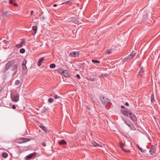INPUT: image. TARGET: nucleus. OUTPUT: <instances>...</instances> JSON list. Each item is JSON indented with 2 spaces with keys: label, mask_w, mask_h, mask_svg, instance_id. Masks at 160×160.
I'll use <instances>...</instances> for the list:
<instances>
[{
  "label": "nucleus",
  "mask_w": 160,
  "mask_h": 160,
  "mask_svg": "<svg viewBox=\"0 0 160 160\" xmlns=\"http://www.w3.org/2000/svg\"><path fill=\"white\" fill-rule=\"evenodd\" d=\"M122 150L125 152H130L129 150H127L124 148L122 149Z\"/></svg>",
  "instance_id": "nucleus-37"
},
{
  "label": "nucleus",
  "mask_w": 160,
  "mask_h": 160,
  "mask_svg": "<svg viewBox=\"0 0 160 160\" xmlns=\"http://www.w3.org/2000/svg\"><path fill=\"white\" fill-rule=\"evenodd\" d=\"M92 62L94 63H100V62L99 61L97 60H92Z\"/></svg>",
  "instance_id": "nucleus-34"
},
{
  "label": "nucleus",
  "mask_w": 160,
  "mask_h": 160,
  "mask_svg": "<svg viewBox=\"0 0 160 160\" xmlns=\"http://www.w3.org/2000/svg\"><path fill=\"white\" fill-rule=\"evenodd\" d=\"M53 101V99L52 98H49L48 100V102L49 103H52Z\"/></svg>",
  "instance_id": "nucleus-32"
},
{
  "label": "nucleus",
  "mask_w": 160,
  "mask_h": 160,
  "mask_svg": "<svg viewBox=\"0 0 160 160\" xmlns=\"http://www.w3.org/2000/svg\"><path fill=\"white\" fill-rule=\"evenodd\" d=\"M53 6L54 7H56L57 6V4H54L53 5Z\"/></svg>",
  "instance_id": "nucleus-52"
},
{
  "label": "nucleus",
  "mask_w": 160,
  "mask_h": 160,
  "mask_svg": "<svg viewBox=\"0 0 160 160\" xmlns=\"http://www.w3.org/2000/svg\"><path fill=\"white\" fill-rule=\"evenodd\" d=\"M155 151L154 146L153 145L151 146V148L149 150V152L151 154L153 155V153Z\"/></svg>",
  "instance_id": "nucleus-14"
},
{
  "label": "nucleus",
  "mask_w": 160,
  "mask_h": 160,
  "mask_svg": "<svg viewBox=\"0 0 160 160\" xmlns=\"http://www.w3.org/2000/svg\"><path fill=\"white\" fill-rule=\"evenodd\" d=\"M33 13V11H32L31 12V14L32 15Z\"/></svg>",
  "instance_id": "nucleus-51"
},
{
  "label": "nucleus",
  "mask_w": 160,
  "mask_h": 160,
  "mask_svg": "<svg viewBox=\"0 0 160 160\" xmlns=\"http://www.w3.org/2000/svg\"><path fill=\"white\" fill-rule=\"evenodd\" d=\"M15 61L13 60H10L8 61L6 64L4 68L2 70V72H6L8 70H9L12 65V64L15 63Z\"/></svg>",
  "instance_id": "nucleus-1"
},
{
  "label": "nucleus",
  "mask_w": 160,
  "mask_h": 160,
  "mask_svg": "<svg viewBox=\"0 0 160 160\" xmlns=\"http://www.w3.org/2000/svg\"><path fill=\"white\" fill-rule=\"evenodd\" d=\"M32 30L34 31V33L33 34L32 33L33 35H34L36 33V32L37 30V27L36 26H32Z\"/></svg>",
  "instance_id": "nucleus-20"
},
{
  "label": "nucleus",
  "mask_w": 160,
  "mask_h": 160,
  "mask_svg": "<svg viewBox=\"0 0 160 160\" xmlns=\"http://www.w3.org/2000/svg\"><path fill=\"white\" fill-rule=\"evenodd\" d=\"M136 54V52L135 51H133L131 52V54L128 55L127 57L124 58L123 60L124 61H127L128 59H130L133 58L135 56V54Z\"/></svg>",
  "instance_id": "nucleus-4"
},
{
  "label": "nucleus",
  "mask_w": 160,
  "mask_h": 160,
  "mask_svg": "<svg viewBox=\"0 0 160 160\" xmlns=\"http://www.w3.org/2000/svg\"><path fill=\"white\" fill-rule=\"evenodd\" d=\"M42 20H44L45 19V18L44 16H42Z\"/></svg>",
  "instance_id": "nucleus-49"
},
{
  "label": "nucleus",
  "mask_w": 160,
  "mask_h": 160,
  "mask_svg": "<svg viewBox=\"0 0 160 160\" xmlns=\"http://www.w3.org/2000/svg\"><path fill=\"white\" fill-rule=\"evenodd\" d=\"M129 115L131 119L133 121H137V118L136 116L131 111L129 113Z\"/></svg>",
  "instance_id": "nucleus-8"
},
{
  "label": "nucleus",
  "mask_w": 160,
  "mask_h": 160,
  "mask_svg": "<svg viewBox=\"0 0 160 160\" xmlns=\"http://www.w3.org/2000/svg\"><path fill=\"white\" fill-rule=\"evenodd\" d=\"M56 67V65L54 63L51 64L50 65V67L52 68H54Z\"/></svg>",
  "instance_id": "nucleus-30"
},
{
  "label": "nucleus",
  "mask_w": 160,
  "mask_h": 160,
  "mask_svg": "<svg viewBox=\"0 0 160 160\" xmlns=\"http://www.w3.org/2000/svg\"><path fill=\"white\" fill-rule=\"evenodd\" d=\"M42 145L43 146L45 147L46 146V143L45 142H42Z\"/></svg>",
  "instance_id": "nucleus-41"
},
{
  "label": "nucleus",
  "mask_w": 160,
  "mask_h": 160,
  "mask_svg": "<svg viewBox=\"0 0 160 160\" xmlns=\"http://www.w3.org/2000/svg\"><path fill=\"white\" fill-rule=\"evenodd\" d=\"M63 70L62 69H58L57 70V71L58 73L60 74L61 75H62V72H63Z\"/></svg>",
  "instance_id": "nucleus-31"
},
{
  "label": "nucleus",
  "mask_w": 160,
  "mask_h": 160,
  "mask_svg": "<svg viewBox=\"0 0 160 160\" xmlns=\"http://www.w3.org/2000/svg\"><path fill=\"white\" fill-rule=\"evenodd\" d=\"M87 79L88 81L89 80L91 81H94L96 80V79L95 78H91L90 77L88 78Z\"/></svg>",
  "instance_id": "nucleus-29"
},
{
  "label": "nucleus",
  "mask_w": 160,
  "mask_h": 160,
  "mask_svg": "<svg viewBox=\"0 0 160 160\" xmlns=\"http://www.w3.org/2000/svg\"><path fill=\"white\" fill-rule=\"evenodd\" d=\"M72 2V1L71 0H70L65 2L64 3H62V4H68L69 5H71V4Z\"/></svg>",
  "instance_id": "nucleus-27"
},
{
  "label": "nucleus",
  "mask_w": 160,
  "mask_h": 160,
  "mask_svg": "<svg viewBox=\"0 0 160 160\" xmlns=\"http://www.w3.org/2000/svg\"><path fill=\"white\" fill-rule=\"evenodd\" d=\"M154 95L153 93L151 95V102H153L155 101Z\"/></svg>",
  "instance_id": "nucleus-25"
},
{
  "label": "nucleus",
  "mask_w": 160,
  "mask_h": 160,
  "mask_svg": "<svg viewBox=\"0 0 160 160\" xmlns=\"http://www.w3.org/2000/svg\"><path fill=\"white\" fill-rule=\"evenodd\" d=\"M112 49H107L106 51V53L107 54H109L112 53Z\"/></svg>",
  "instance_id": "nucleus-26"
},
{
  "label": "nucleus",
  "mask_w": 160,
  "mask_h": 160,
  "mask_svg": "<svg viewBox=\"0 0 160 160\" xmlns=\"http://www.w3.org/2000/svg\"><path fill=\"white\" fill-rule=\"evenodd\" d=\"M58 143L60 145H66L67 144V142L64 139H62L58 141Z\"/></svg>",
  "instance_id": "nucleus-11"
},
{
  "label": "nucleus",
  "mask_w": 160,
  "mask_h": 160,
  "mask_svg": "<svg viewBox=\"0 0 160 160\" xmlns=\"http://www.w3.org/2000/svg\"><path fill=\"white\" fill-rule=\"evenodd\" d=\"M75 18L73 17H71L68 19V21L71 22H73L74 21Z\"/></svg>",
  "instance_id": "nucleus-28"
},
{
  "label": "nucleus",
  "mask_w": 160,
  "mask_h": 160,
  "mask_svg": "<svg viewBox=\"0 0 160 160\" xmlns=\"http://www.w3.org/2000/svg\"><path fill=\"white\" fill-rule=\"evenodd\" d=\"M119 145L120 147L122 149L124 148H123L124 145H123V144L122 143V142H120L119 143Z\"/></svg>",
  "instance_id": "nucleus-33"
},
{
  "label": "nucleus",
  "mask_w": 160,
  "mask_h": 160,
  "mask_svg": "<svg viewBox=\"0 0 160 160\" xmlns=\"http://www.w3.org/2000/svg\"><path fill=\"white\" fill-rule=\"evenodd\" d=\"M133 126V127L134 128H132V129L133 130H134L135 129V127L132 124H131Z\"/></svg>",
  "instance_id": "nucleus-48"
},
{
  "label": "nucleus",
  "mask_w": 160,
  "mask_h": 160,
  "mask_svg": "<svg viewBox=\"0 0 160 160\" xmlns=\"http://www.w3.org/2000/svg\"><path fill=\"white\" fill-rule=\"evenodd\" d=\"M25 43V40L24 39H22L20 44H17L15 47L17 48L22 47L23 44Z\"/></svg>",
  "instance_id": "nucleus-13"
},
{
  "label": "nucleus",
  "mask_w": 160,
  "mask_h": 160,
  "mask_svg": "<svg viewBox=\"0 0 160 160\" xmlns=\"http://www.w3.org/2000/svg\"><path fill=\"white\" fill-rule=\"evenodd\" d=\"M79 55V53L78 51L71 52L70 53V55L72 57H78Z\"/></svg>",
  "instance_id": "nucleus-6"
},
{
  "label": "nucleus",
  "mask_w": 160,
  "mask_h": 160,
  "mask_svg": "<svg viewBox=\"0 0 160 160\" xmlns=\"http://www.w3.org/2000/svg\"><path fill=\"white\" fill-rule=\"evenodd\" d=\"M121 108H125V109H126V108H125V107L124 106H123V105H122V106H121Z\"/></svg>",
  "instance_id": "nucleus-47"
},
{
  "label": "nucleus",
  "mask_w": 160,
  "mask_h": 160,
  "mask_svg": "<svg viewBox=\"0 0 160 160\" xmlns=\"http://www.w3.org/2000/svg\"><path fill=\"white\" fill-rule=\"evenodd\" d=\"M92 143H93V145L95 147L97 146L98 145V144L95 142H93Z\"/></svg>",
  "instance_id": "nucleus-38"
},
{
  "label": "nucleus",
  "mask_w": 160,
  "mask_h": 160,
  "mask_svg": "<svg viewBox=\"0 0 160 160\" xmlns=\"http://www.w3.org/2000/svg\"><path fill=\"white\" fill-rule=\"evenodd\" d=\"M27 63L26 60L24 59L23 61V62L22 63V68L24 70H25L27 69V67L26 66V64Z\"/></svg>",
  "instance_id": "nucleus-18"
},
{
  "label": "nucleus",
  "mask_w": 160,
  "mask_h": 160,
  "mask_svg": "<svg viewBox=\"0 0 160 160\" xmlns=\"http://www.w3.org/2000/svg\"><path fill=\"white\" fill-rule=\"evenodd\" d=\"M12 108L13 109H15L16 108V106L14 105H12Z\"/></svg>",
  "instance_id": "nucleus-44"
},
{
  "label": "nucleus",
  "mask_w": 160,
  "mask_h": 160,
  "mask_svg": "<svg viewBox=\"0 0 160 160\" xmlns=\"http://www.w3.org/2000/svg\"><path fill=\"white\" fill-rule=\"evenodd\" d=\"M36 156V153L35 152H34L33 153H32L31 154H29V155H27L25 157V159L26 160H29L30 159H31L33 157H34Z\"/></svg>",
  "instance_id": "nucleus-7"
},
{
  "label": "nucleus",
  "mask_w": 160,
  "mask_h": 160,
  "mask_svg": "<svg viewBox=\"0 0 160 160\" xmlns=\"http://www.w3.org/2000/svg\"><path fill=\"white\" fill-rule=\"evenodd\" d=\"M39 127L44 131L46 132L47 130V128L44 126H39Z\"/></svg>",
  "instance_id": "nucleus-23"
},
{
  "label": "nucleus",
  "mask_w": 160,
  "mask_h": 160,
  "mask_svg": "<svg viewBox=\"0 0 160 160\" xmlns=\"http://www.w3.org/2000/svg\"><path fill=\"white\" fill-rule=\"evenodd\" d=\"M12 71H14V73L15 74L17 71V69L18 66L17 64H12Z\"/></svg>",
  "instance_id": "nucleus-10"
},
{
  "label": "nucleus",
  "mask_w": 160,
  "mask_h": 160,
  "mask_svg": "<svg viewBox=\"0 0 160 160\" xmlns=\"http://www.w3.org/2000/svg\"><path fill=\"white\" fill-rule=\"evenodd\" d=\"M9 2L10 4H11L13 3V0H9Z\"/></svg>",
  "instance_id": "nucleus-42"
},
{
  "label": "nucleus",
  "mask_w": 160,
  "mask_h": 160,
  "mask_svg": "<svg viewBox=\"0 0 160 160\" xmlns=\"http://www.w3.org/2000/svg\"><path fill=\"white\" fill-rule=\"evenodd\" d=\"M2 156L4 158H6L8 156V154L6 152H2Z\"/></svg>",
  "instance_id": "nucleus-24"
},
{
  "label": "nucleus",
  "mask_w": 160,
  "mask_h": 160,
  "mask_svg": "<svg viewBox=\"0 0 160 160\" xmlns=\"http://www.w3.org/2000/svg\"><path fill=\"white\" fill-rule=\"evenodd\" d=\"M144 72L143 68L141 67L138 74V76H140V77H142L144 75Z\"/></svg>",
  "instance_id": "nucleus-16"
},
{
  "label": "nucleus",
  "mask_w": 160,
  "mask_h": 160,
  "mask_svg": "<svg viewBox=\"0 0 160 160\" xmlns=\"http://www.w3.org/2000/svg\"><path fill=\"white\" fill-rule=\"evenodd\" d=\"M19 95L17 94L16 95H11V98L12 101L17 102L19 100Z\"/></svg>",
  "instance_id": "nucleus-5"
},
{
  "label": "nucleus",
  "mask_w": 160,
  "mask_h": 160,
  "mask_svg": "<svg viewBox=\"0 0 160 160\" xmlns=\"http://www.w3.org/2000/svg\"><path fill=\"white\" fill-rule=\"evenodd\" d=\"M142 152H145V150H143V149H142V148H140L139 149Z\"/></svg>",
  "instance_id": "nucleus-40"
},
{
  "label": "nucleus",
  "mask_w": 160,
  "mask_h": 160,
  "mask_svg": "<svg viewBox=\"0 0 160 160\" xmlns=\"http://www.w3.org/2000/svg\"><path fill=\"white\" fill-rule=\"evenodd\" d=\"M125 105L127 106H129V104L128 102H126L125 103Z\"/></svg>",
  "instance_id": "nucleus-46"
},
{
  "label": "nucleus",
  "mask_w": 160,
  "mask_h": 160,
  "mask_svg": "<svg viewBox=\"0 0 160 160\" xmlns=\"http://www.w3.org/2000/svg\"><path fill=\"white\" fill-rule=\"evenodd\" d=\"M51 96H53L55 99H57L58 98H60L61 97L59 96H58L56 94H52Z\"/></svg>",
  "instance_id": "nucleus-22"
},
{
  "label": "nucleus",
  "mask_w": 160,
  "mask_h": 160,
  "mask_svg": "<svg viewBox=\"0 0 160 160\" xmlns=\"http://www.w3.org/2000/svg\"><path fill=\"white\" fill-rule=\"evenodd\" d=\"M76 77H77L78 79H80L81 78L80 75L78 74H77L76 75Z\"/></svg>",
  "instance_id": "nucleus-39"
},
{
  "label": "nucleus",
  "mask_w": 160,
  "mask_h": 160,
  "mask_svg": "<svg viewBox=\"0 0 160 160\" xmlns=\"http://www.w3.org/2000/svg\"><path fill=\"white\" fill-rule=\"evenodd\" d=\"M100 99L102 103L105 106L108 103H110L111 104L110 100L106 97H105L104 96H100Z\"/></svg>",
  "instance_id": "nucleus-2"
},
{
  "label": "nucleus",
  "mask_w": 160,
  "mask_h": 160,
  "mask_svg": "<svg viewBox=\"0 0 160 160\" xmlns=\"http://www.w3.org/2000/svg\"><path fill=\"white\" fill-rule=\"evenodd\" d=\"M130 110H128V109L126 108L125 110H122L121 112L125 116H127L128 117V115L129 114V113L131 112Z\"/></svg>",
  "instance_id": "nucleus-9"
},
{
  "label": "nucleus",
  "mask_w": 160,
  "mask_h": 160,
  "mask_svg": "<svg viewBox=\"0 0 160 160\" xmlns=\"http://www.w3.org/2000/svg\"><path fill=\"white\" fill-rule=\"evenodd\" d=\"M13 5L15 6H18V4L17 3H15L13 4Z\"/></svg>",
  "instance_id": "nucleus-45"
},
{
  "label": "nucleus",
  "mask_w": 160,
  "mask_h": 160,
  "mask_svg": "<svg viewBox=\"0 0 160 160\" xmlns=\"http://www.w3.org/2000/svg\"><path fill=\"white\" fill-rule=\"evenodd\" d=\"M20 83V81L19 80H17L15 82L16 85H18Z\"/></svg>",
  "instance_id": "nucleus-36"
},
{
  "label": "nucleus",
  "mask_w": 160,
  "mask_h": 160,
  "mask_svg": "<svg viewBox=\"0 0 160 160\" xmlns=\"http://www.w3.org/2000/svg\"><path fill=\"white\" fill-rule=\"evenodd\" d=\"M62 73V75L66 78H68L70 76L67 70H63Z\"/></svg>",
  "instance_id": "nucleus-12"
},
{
  "label": "nucleus",
  "mask_w": 160,
  "mask_h": 160,
  "mask_svg": "<svg viewBox=\"0 0 160 160\" xmlns=\"http://www.w3.org/2000/svg\"><path fill=\"white\" fill-rule=\"evenodd\" d=\"M30 138H20L17 140V142L18 143H24L29 141Z\"/></svg>",
  "instance_id": "nucleus-3"
},
{
  "label": "nucleus",
  "mask_w": 160,
  "mask_h": 160,
  "mask_svg": "<svg viewBox=\"0 0 160 160\" xmlns=\"http://www.w3.org/2000/svg\"><path fill=\"white\" fill-rule=\"evenodd\" d=\"M3 42L6 44H7V43L8 42V41L6 40H4V41H3Z\"/></svg>",
  "instance_id": "nucleus-43"
},
{
  "label": "nucleus",
  "mask_w": 160,
  "mask_h": 160,
  "mask_svg": "<svg viewBox=\"0 0 160 160\" xmlns=\"http://www.w3.org/2000/svg\"><path fill=\"white\" fill-rule=\"evenodd\" d=\"M137 147L139 149L140 148V147L139 146L138 144H137Z\"/></svg>",
  "instance_id": "nucleus-50"
},
{
  "label": "nucleus",
  "mask_w": 160,
  "mask_h": 160,
  "mask_svg": "<svg viewBox=\"0 0 160 160\" xmlns=\"http://www.w3.org/2000/svg\"><path fill=\"white\" fill-rule=\"evenodd\" d=\"M19 52L21 53H23L25 52V49L24 48H21Z\"/></svg>",
  "instance_id": "nucleus-35"
},
{
  "label": "nucleus",
  "mask_w": 160,
  "mask_h": 160,
  "mask_svg": "<svg viewBox=\"0 0 160 160\" xmlns=\"http://www.w3.org/2000/svg\"><path fill=\"white\" fill-rule=\"evenodd\" d=\"M2 15L4 17H9L10 15V13L9 11H5L3 12L2 13Z\"/></svg>",
  "instance_id": "nucleus-17"
},
{
  "label": "nucleus",
  "mask_w": 160,
  "mask_h": 160,
  "mask_svg": "<svg viewBox=\"0 0 160 160\" xmlns=\"http://www.w3.org/2000/svg\"><path fill=\"white\" fill-rule=\"evenodd\" d=\"M49 109L48 108H46L44 107L42 110V112L47 113L48 112V111Z\"/></svg>",
  "instance_id": "nucleus-21"
},
{
  "label": "nucleus",
  "mask_w": 160,
  "mask_h": 160,
  "mask_svg": "<svg viewBox=\"0 0 160 160\" xmlns=\"http://www.w3.org/2000/svg\"><path fill=\"white\" fill-rule=\"evenodd\" d=\"M44 59V57L41 58L39 59L38 61L37 62V65L39 67L41 65Z\"/></svg>",
  "instance_id": "nucleus-15"
},
{
  "label": "nucleus",
  "mask_w": 160,
  "mask_h": 160,
  "mask_svg": "<svg viewBox=\"0 0 160 160\" xmlns=\"http://www.w3.org/2000/svg\"><path fill=\"white\" fill-rule=\"evenodd\" d=\"M123 120L126 123L129 127H130V125L132 124L128 118H126L125 119H123Z\"/></svg>",
  "instance_id": "nucleus-19"
}]
</instances>
